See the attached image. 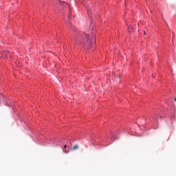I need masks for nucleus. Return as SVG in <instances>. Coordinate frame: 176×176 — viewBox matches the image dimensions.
I'll return each mask as SVG.
<instances>
[{"label": "nucleus", "instance_id": "nucleus-5", "mask_svg": "<svg viewBox=\"0 0 176 176\" xmlns=\"http://www.w3.org/2000/svg\"><path fill=\"white\" fill-rule=\"evenodd\" d=\"M144 34H146V33H145V31H144Z\"/></svg>", "mask_w": 176, "mask_h": 176}, {"label": "nucleus", "instance_id": "nucleus-3", "mask_svg": "<svg viewBox=\"0 0 176 176\" xmlns=\"http://www.w3.org/2000/svg\"><path fill=\"white\" fill-rule=\"evenodd\" d=\"M67 148V144H65L64 146V148H63V152L64 153H68V151H65V149Z\"/></svg>", "mask_w": 176, "mask_h": 176}, {"label": "nucleus", "instance_id": "nucleus-1", "mask_svg": "<svg viewBox=\"0 0 176 176\" xmlns=\"http://www.w3.org/2000/svg\"><path fill=\"white\" fill-rule=\"evenodd\" d=\"M78 39L81 46H85V47L90 49V47H91V43H94L96 41V35L79 33L78 34Z\"/></svg>", "mask_w": 176, "mask_h": 176}, {"label": "nucleus", "instance_id": "nucleus-4", "mask_svg": "<svg viewBox=\"0 0 176 176\" xmlns=\"http://www.w3.org/2000/svg\"><path fill=\"white\" fill-rule=\"evenodd\" d=\"M119 78H120V76H119Z\"/></svg>", "mask_w": 176, "mask_h": 176}, {"label": "nucleus", "instance_id": "nucleus-2", "mask_svg": "<svg viewBox=\"0 0 176 176\" xmlns=\"http://www.w3.org/2000/svg\"><path fill=\"white\" fill-rule=\"evenodd\" d=\"M78 148H79V145L76 144L73 146V148L72 149V151H75V150L78 149Z\"/></svg>", "mask_w": 176, "mask_h": 176}]
</instances>
